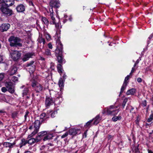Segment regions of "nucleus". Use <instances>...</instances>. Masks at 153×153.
Returning <instances> with one entry per match:
<instances>
[{"instance_id":"nucleus-28","label":"nucleus","mask_w":153,"mask_h":153,"mask_svg":"<svg viewBox=\"0 0 153 153\" xmlns=\"http://www.w3.org/2000/svg\"><path fill=\"white\" fill-rule=\"evenodd\" d=\"M57 68L58 72L60 74H61L62 73V72L63 71V70L62 68V66L61 64H59L58 65Z\"/></svg>"},{"instance_id":"nucleus-11","label":"nucleus","mask_w":153,"mask_h":153,"mask_svg":"<svg viewBox=\"0 0 153 153\" xmlns=\"http://www.w3.org/2000/svg\"><path fill=\"white\" fill-rule=\"evenodd\" d=\"M1 3L4 4V5H6L7 7L13 5L14 3V0H1Z\"/></svg>"},{"instance_id":"nucleus-55","label":"nucleus","mask_w":153,"mask_h":153,"mask_svg":"<svg viewBox=\"0 0 153 153\" xmlns=\"http://www.w3.org/2000/svg\"><path fill=\"white\" fill-rule=\"evenodd\" d=\"M54 24L55 25V26L57 29H59V23L56 24L55 22Z\"/></svg>"},{"instance_id":"nucleus-38","label":"nucleus","mask_w":153,"mask_h":153,"mask_svg":"<svg viewBox=\"0 0 153 153\" xmlns=\"http://www.w3.org/2000/svg\"><path fill=\"white\" fill-rule=\"evenodd\" d=\"M29 67L30 71H31V72H33L34 71L35 68V65H33L32 66H30Z\"/></svg>"},{"instance_id":"nucleus-46","label":"nucleus","mask_w":153,"mask_h":153,"mask_svg":"<svg viewBox=\"0 0 153 153\" xmlns=\"http://www.w3.org/2000/svg\"><path fill=\"white\" fill-rule=\"evenodd\" d=\"M147 105V102L146 100H144L142 101V105L143 107H145Z\"/></svg>"},{"instance_id":"nucleus-2","label":"nucleus","mask_w":153,"mask_h":153,"mask_svg":"<svg viewBox=\"0 0 153 153\" xmlns=\"http://www.w3.org/2000/svg\"><path fill=\"white\" fill-rule=\"evenodd\" d=\"M1 2V1L0 0V10L3 15L6 16H12L13 14V10L8 7L4 5V4H2Z\"/></svg>"},{"instance_id":"nucleus-13","label":"nucleus","mask_w":153,"mask_h":153,"mask_svg":"<svg viewBox=\"0 0 153 153\" xmlns=\"http://www.w3.org/2000/svg\"><path fill=\"white\" fill-rule=\"evenodd\" d=\"M69 132L70 135L73 136L80 133V130L77 128H71L69 129Z\"/></svg>"},{"instance_id":"nucleus-54","label":"nucleus","mask_w":153,"mask_h":153,"mask_svg":"<svg viewBox=\"0 0 153 153\" xmlns=\"http://www.w3.org/2000/svg\"><path fill=\"white\" fill-rule=\"evenodd\" d=\"M139 62V60H138V59H137L136 62L135 63V64L134 65V67H135L138 64Z\"/></svg>"},{"instance_id":"nucleus-12","label":"nucleus","mask_w":153,"mask_h":153,"mask_svg":"<svg viewBox=\"0 0 153 153\" xmlns=\"http://www.w3.org/2000/svg\"><path fill=\"white\" fill-rule=\"evenodd\" d=\"M35 56V53L33 52H28L25 54L22 58L24 61H26L29 59L30 58H32V56Z\"/></svg>"},{"instance_id":"nucleus-51","label":"nucleus","mask_w":153,"mask_h":153,"mask_svg":"<svg viewBox=\"0 0 153 153\" xmlns=\"http://www.w3.org/2000/svg\"><path fill=\"white\" fill-rule=\"evenodd\" d=\"M48 48L50 49H52L53 48L52 45L51 43H49L48 44Z\"/></svg>"},{"instance_id":"nucleus-44","label":"nucleus","mask_w":153,"mask_h":153,"mask_svg":"<svg viewBox=\"0 0 153 153\" xmlns=\"http://www.w3.org/2000/svg\"><path fill=\"white\" fill-rule=\"evenodd\" d=\"M1 91L4 92V93H5L7 91H8V89L7 88L5 87H3L1 88Z\"/></svg>"},{"instance_id":"nucleus-32","label":"nucleus","mask_w":153,"mask_h":153,"mask_svg":"<svg viewBox=\"0 0 153 153\" xmlns=\"http://www.w3.org/2000/svg\"><path fill=\"white\" fill-rule=\"evenodd\" d=\"M56 56L57 58L58 61L59 63H61L63 62V60L61 55H58V56Z\"/></svg>"},{"instance_id":"nucleus-53","label":"nucleus","mask_w":153,"mask_h":153,"mask_svg":"<svg viewBox=\"0 0 153 153\" xmlns=\"http://www.w3.org/2000/svg\"><path fill=\"white\" fill-rule=\"evenodd\" d=\"M113 137V136H112L111 135H108V140H110L111 139H112Z\"/></svg>"},{"instance_id":"nucleus-60","label":"nucleus","mask_w":153,"mask_h":153,"mask_svg":"<svg viewBox=\"0 0 153 153\" xmlns=\"http://www.w3.org/2000/svg\"><path fill=\"white\" fill-rule=\"evenodd\" d=\"M134 67H133L132 68L131 71V73H133L134 72V71H135V69L134 68Z\"/></svg>"},{"instance_id":"nucleus-30","label":"nucleus","mask_w":153,"mask_h":153,"mask_svg":"<svg viewBox=\"0 0 153 153\" xmlns=\"http://www.w3.org/2000/svg\"><path fill=\"white\" fill-rule=\"evenodd\" d=\"M42 22L45 24L48 25L49 24V22L48 19L45 17H42Z\"/></svg>"},{"instance_id":"nucleus-42","label":"nucleus","mask_w":153,"mask_h":153,"mask_svg":"<svg viewBox=\"0 0 153 153\" xmlns=\"http://www.w3.org/2000/svg\"><path fill=\"white\" fill-rule=\"evenodd\" d=\"M11 80L13 82H15L18 81V78L15 76H13L12 77Z\"/></svg>"},{"instance_id":"nucleus-40","label":"nucleus","mask_w":153,"mask_h":153,"mask_svg":"<svg viewBox=\"0 0 153 153\" xmlns=\"http://www.w3.org/2000/svg\"><path fill=\"white\" fill-rule=\"evenodd\" d=\"M29 112L27 111L25 112V115L24 116L25 120H26L27 117H29Z\"/></svg>"},{"instance_id":"nucleus-19","label":"nucleus","mask_w":153,"mask_h":153,"mask_svg":"<svg viewBox=\"0 0 153 153\" xmlns=\"http://www.w3.org/2000/svg\"><path fill=\"white\" fill-rule=\"evenodd\" d=\"M53 7H51L49 9V12L50 13V16L52 20V22H51V24H55V19L54 17L53 16Z\"/></svg>"},{"instance_id":"nucleus-6","label":"nucleus","mask_w":153,"mask_h":153,"mask_svg":"<svg viewBox=\"0 0 153 153\" xmlns=\"http://www.w3.org/2000/svg\"><path fill=\"white\" fill-rule=\"evenodd\" d=\"M43 123H42V121L40 120H35L33 123L34 127L35 128V129L31 134L28 136V138L30 137L34 136L39 131L40 126Z\"/></svg>"},{"instance_id":"nucleus-9","label":"nucleus","mask_w":153,"mask_h":153,"mask_svg":"<svg viewBox=\"0 0 153 153\" xmlns=\"http://www.w3.org/2000/svg\"><path fill=\"white\" fill-rule=\"evenodd\" d=\"M49 5L51 7L58 8L60 7V3L59 0H51L49 2Z\"/></svg>"},{"instance_id":"nucleus-14","label":"nucleus","mask_w":153,"mask_h":153,"mask_svg":"<svg viewBox=\"0 0 153 153\" xmlns=\"http://www.w3.org/2000/svg\"><path fill=\"white\" fill-rule=\"evenodd\" d=\"M49 117L46 115L45 113H43L41 114L40 116V118L41 120L42 123H46L47 120L48 119Z\"/></svg>"},{"instance_id":"nucleus-5","label":"nucleus","mask_w":153,"mask_h":153,"mask_svg":"<svg viewBox=\"0 0 153 153\" xmlns=\"http://www.w3.org/2000/svg\"><path fill=\"white\" fill-rule=\"evenodd\" d=\"M63 47L60 39L58 38L56 40V48L55 50L56 56L62 55L63 52Z\"/></svg>"},{"instance_id":"nucleus-18","label":"nucleus","mask_w":153,"mask_h":153,"mask_svg":"<svg viewBox=\"0 0 153 153\" xmlns=\"http://www.w3.org/2000/svg\"><path fill=\"white\" fill-rule=\"evenodd\" d=\"M16 9L18 12H22L25 10V8L23 5L20 4L16 7Z\"/></svg>"},{"instance_id":"nucleus-3","label":"nucleus","mask_w":153,"mask_h":153,"mask_svg":"<svg viewBox=\"0 0 153 153\" xmlns=\"http://www.w3.org/2000/svg\"><path fill=\"white\" fill-rule=\"evenodd\" d=\"M8 41L10 42V46L12 47H21L22 45V43L20 42L21 39L14 36H11L8 39Z\"/></svg>"},{"instance_id":"nucleus-15","label":"nucleus","mask_w":153,"mask_h":153,"mask_svg":"<svg viewBox=\"0 0 153 153\" xmlns=\"http://www.w3.org/2000/svg\"><path fill=\"white\" fill-rule=\"evenodd\" d=\"M10 25L8 24H2L0 27V30L1 32L6 31L9 28Z\"/></svg>"},{"instance_id":"nucleus-62","label":"nucleus","mask_w":153,"mask_h":153,"mask_svg":"<svg viewBox=\"0 0 153 153\" xmlns=\"http://www.w3.org/2000/svg\"><path fill=\"white\" fill-rule=\"evenodd\" d=\"M148 153H153V152L149 149H148Z\"/></svg>"},{"instance_id":"nucleus-33","label":"nucleus","mask_w":153,"mask_h":153,"mask_svg":"<svg viewBox=\"0 0 153 153\" xmlns=\"http://www.w3.org/2000/svg\"><path fill=\"white\" fill-rule=\"evenodd\" d=\"M51 112H52L51 114V117L52 118H53L56 116V114L57 113V111H51Z\"/></svg>"},{"instance_id":"nucleus-49","label":"nucleus","mask_w":153,"mask_h":153,"mask_svg":"<svg viewBox=\"0 0 153 153\" xmlns=\"http://www.w3.org/2000/svg\"><path fill=\"white\" fill-rule=\"evenodd\" d=\"M17 115V113L16 112H14L12 114V117L13 118H14L16 117Z\"/></svg>"},{"instance_id":"nucleus-57","label":"nucleus","mask_w":153,"mask_h":153,"mask_svg":"<svg viewBox=\"0 0 153 153\" xmlns=\"http://www.w3.org/2000/svg\"><path fill=\"white\" fill-rule=\"evenodd\" d=\"M29 3L30 5H31L33 6H34V4L32 1H29Z\"/></svg>"},{"instance_id":"nucleus-58","label":"nucleus","mask_w":153,"mask_h":153,"mask_svg":"<svg viewBox=\"0 0 153 153\" xmlns=\"http://www.w3.org/2000/svg\"><path fill=\"white\" fill-rule=\"evenodd\" d=\"M62 92H60V93H59V97H57V98H62Z\"/></svg>"},{"instance_id":"nucleus-41","label":"nucleus","mask_w":153,"mask_h":153,"mask_svg":"<svg viewBox=\"0 0 153 153\" xmlns=\"http://www.w3.org/2000/svg\"><path fill=\"white\" fill-rule=\"evenodd\" d=\"M128 99L127 98H125L124 99L123 102V103L122 105V106L123 108H124L125 105L127 102L128 101Z\"/></svg>"},{"instance_id":"nucleus-63","label":"nucleus","mask_w":153,"mask_h":153,"mask_svg":"<svg viewBox=\"0 0 153 153\" xmlns=\"http://www.w3.org/2000/svg\"><path fill=\"white\" fill-rule=\"evenodd\" d=\"M46 37L48 39H49L51 38V36H50V35H48V37L46 36Z\"/></svg>"},{"instance_id":"nucleus-1","label":"nucleus","mask_w":153,"mask_h":153,"mask_svg":"<svg viewBox=\"0 0 153 153\" xmlns=\"http://www.w3.org/2000/svg\"><path fill=\"white\" fill-rule=\"evenodd\" d=\"M118 107L115 105H110L105 108L102 113L103 114L106 113L107 114L112 116L116 115L119 111Z\"/></svg>"},{"instance_id":"nucleus-45","label":"nucleus","mask_w":153,"mask_h":153,"mask_svg":"<svg viewBox=\"0 0 153 153\" xmlns=\"http://www.w3.org/2000/svg\"><path fill=\"white\" fill-rule=\"evenodd\" d=\"M50 69L51 71L54 70V64L53 62L51 63V66L50 67Z\"/></svg>"},{"instance_id":"nucleus-61","label":"nucleus","mask_w":153,"mask_h":153,"mask_svg":"<svg viewBox=\"0 0 153 153\" xmlns=\"http://www.w3.org/2000/svg\"><path fill=\"white\" fill-rule=\"evenodd\" d=\"M66 76V75L65 74H64L63 76V77L64 80H65V79Z\"/></svg>"},{"instance_id":"nucleus-16","label":"nucleus","mask_w":153,"mask_h":153,"mask_svg":"<svg viewBox=\"0 0 153 153\" xmlns=\"http://www.w3.org/2000/svg\"><path fill=\"white\" fill-rule=\"evenodd\" d=\"M17 71V68L14 66H12L9 71V73L10 75L15 74Z\"/></svg>"},{"instance_id":"nucleus-10","label":"nucleus","mask_w":153,"mask_h":153,"mask_svg":"<svg viewBox=\"0 0 153 153\" xmlns=\"http://www.w3.org/2000/svg\"><path fill=\"white\" fill-rule=\"evenodd\" d=\"M54 103V101L52 98L46 97L45 100V105L47 108H49L51 105H52Z\"/></svg>"},{"instance_id":"nucleus-64","label":"nucleus","mask_w":153,"mask_h":153,"mask_svg":"<svg viewBox=\"0 0 153 153\" xmlns=\"http://www.w3.org/2000/svg\"><path fill=\"white\" fill-rule=\"evenodd\" d=\"M25 153H32V152L30 151H27L25 152Z\"/></svg>"},{"instance_id":"nucleus-20","label":"nucleus","mask_w":153,"mask_h":153,"mask_svg":"<svg viewBox=\"0 0 153 153\" xmlns=\"http://www.w3.org/2000/svg\"><path fill=\"white\" fill-rule=\"evenodd\" d=\"M15 144V143L14 142L12 143H11L9 142H4L3 143V145L4 147H8L10 148H11L13 147Z\"/></svg>"},{"instance_id":"nucleus-23","label":"nucleus","mask_w":153,"mask_h":153,"mask_svg":"<svg viewBox=\"0 0 153 153\" xmlns=\"http://www.w3.org/2000/svg\"><path fill=\"white\" fill-rule=\"evenodd\" d=\"M136 90L134 88H132L131 89L128 90L126 92V94L128 95H134L136 93Z\"/></svg>"},{"instance_id":"nucleus-27","label":"nucleus","mask_w":153,"mask_h":153,"mask_svg":"<svg viewBox=\"0 0 153 153\" xmlns=\"http://www.w3.org/2000/svg\"><path fill=\"white\" fill-rule=\"evenodd\" d=\"M122 118L121 116L119 115L118 116H114L112 119V120L114 122H116L118 120H120Z\"/></svg>"},{"instance_id":"nucleus-17","label":"nucleus","mask_w":153,"mask_h":153,"mask_svg":"<svg viewBox=\"0 0 153 153\" xmlns=\"http://www.w3.org/2000/svg\"><path fill=\"white\" fill-rule=\"evenodd\" d=\"M28 141V143L30 145H32V144L35 143H37L40 141V139H38L36 137L35 138H31L29 139Z\"/></svg>"},{"instance_id":"nucleus-29","label":"nucleus","mask_w":153,"mask_h":153,"mask_svg":"<svg viewBox=\"0 0 153 153\" xmlns=\"http://www.w3.org/2000/svg\"><path fill=\"white\" fill-rule=\"evenodd\" d=\"M44 54L45 55L50 56H51V51L50 50L48 49H45L44 52Z\"/></svg>"},{"instance_id":"nucleus-24","label":"nucleus","mask_w":153,"mask_h":153,"mask_svg":"<svg viewBox=\"0 0 153 153\" xmlns=\"http://www.w3.org/2000/svg\"><path fill=\"white\" fill-rule=\"evenodd\" d=\"M58 85L60 87V91H61L62 89V88L64 87V83L63 79L62 78H60L59 79Z\"/></svg>"},{"instance_id":"nucleus-56","label":"nucleus","mask_w":153,"mask_h":153,"mask_svg":"<svg viewBox=\"0 0 153 153\" xmlns=\"http://www.w3.org/2000/svg\"><path fill=\"white\" fill-rule=\"evenodd\" d=\"M137 81L138 82H142V79L140 77L138 78L137 79Z\"/></svg>"},{"instance_id":"nucleus-31","label":"nucleus","mask_w":153,"mask_h":153,"mask_svg":"<svg viewBox=\"0 0 153 153\" xmlns=\"http://www.w3.org/2000/svg\"><path fill=\"white\" fill-rule=\"evenodd\" d=\"M38 42L39 43H43V45L45 44V41L44 39L41 37H39L38 39Z\"/></svg>"},{"instance_id":"nucleus-39","label":"nucleus","mask_w":153,"mask_h":153,"mask_svg":"<svg viewBox=\"0 0 153 153\" xmlns=\"http://www.w3.org/2000/svg\"><path fill=\"white\" fill-rule=\"evenodd\" d=\"M34 61H32L29 62H28L27 64V65L26 66L27 67H29L31 66H32L33 65H34L33 64L34 63Z\"/></svg>"},{"instance_id":"nucleus-22","label":"nucleus","mask_w":153,"mask_h":153,"mask_svg":"<svg viewBox=\"0 0 153 153\" xmlns=\"http://www.w3.org/2000/svg\"><path fill=\"white\" fill-rule=\"evenodd\" d=\"M53 137V134H48L43 138V140L45 141L47 140L51 139Z\"/></svg>"},{"instance_id":"nucleus-47","label":"nucleus","mask_w":153,"mask_h":153,"mask_svg":"<svg viewBox=\"0 0 153 153\" xmlns=\"http://www.w3.org/2000/svg\"><path fill=\"white\" fill-rule=\"evenodd\" d=\"M92 121L93 120H90L89 121H88L86 123V126L87 127H88V126H89L91 124V123Z\"/></svg>"},{"instance_id":"nucleus-35","label":"nucleus","mask_w":153,"mask_h":153,"mask_svg":"<svg viewBox=\"0 0 153 153\" xmlns=\"http://www.w3.org/2000/svg\"><path fill=\"white\" fill-rule=\"evenodd\" d=\"M153 119V113H152L150 115L149 117L147 120V122L150 123L151 122Z\"/></svg>"},{"instance_id":"nucleus-37","label":"nucleus","mask_w":153,"mask_h":153,"mask_svg":"<svg viewBox=\"0 0 153 153\" xmlns=\"http://www.w3.org/2000/svg\"><path fill=\"white\" fill-rule=\"evenodd\" d=\"M130 78L129 75H128L125 78L124 82L123 83H125L127 85L128 83V82L127 81Z\"/></svg>"},{"instance_id":"nucleus-4","label":"nucleus","mask_w":153,"mask_h":153,"mask_svg":"<svg viewBox=\"0 0 153 153\" xmlns=\"http://www.w3.org/2000/svg\"><path fill=\"white\" fill-rule=\"evenodd\" d=\"M31 85L36 93H39L41 92L43 89V86L35 80L32 81Z\"/></svg>"},{"instance_id":"nucleus-48","label":"nucleus","mask_w":153,"mask_h":153,"mask_svg":"<svg viewBox=\"0 0 153 153\" xmlns=\"http://www.w3.org/2000/svg\"><path fill=\"white\" fill-rule=\"evenodd\" d=\"M68 135V132H66V133H65L62 135V136H61V138H65V137H66Z\"/></svg>"},{"instance_id":"nucleus-21","label":"nucleus","mask_w":153,"mask_h":153,"mask_svg":"<svg viewBox=\"0 0 153 153\" xmlns=\"http://www.w3.org/2000/svg\"><path fill=\"white\" fill-rule=\"evenodd\" d=\"M47 133V131H43L39 133L38 134V136H36L38 139H40V141L42 139L41 137L46 134Z\"/></svg>"},{"instance_id":"nucleus-36","label":"nucleus","mask_w":153,"mask_h":153,"mask_svg":"<svg viewBox=\"0 0 153 153\" xmlns=\"http://www.w3.org/2000/svg\"><path fill=\"white\" fill-rule=\"evenodd\" d=\"M28 88H25L23 92V95H26L28 93Z\"/></svg>"},{"instance_id":"nucleus-52","label":"nucleus","mask_w":153,"mask_h":153,"mask_svg":"<svg viewBox=\"0 0 153 153\" xmlns=\"http://www.w3.org/2000/svg\"><path fill=\"white\" fill-rule=\"evenodd\" d=\"M139 117H137V119L135 120V123L137 125H139Z\"/></svg>"},{"instance_id":"nucleus-34","label":"nucleus","mask_w":153,"mask_h":153,"mask_svg":"<svg viewBox=\"0 0 153 153\" xmlns=\"http://www.w3.org/2000/svg\"><path fill=\"white\" fill-rule=\"evenodd\" d=\"M127 85L125 83H123L121 89L120 93H122L123 92V91L126 89Z\"/></svg>"},{"instance_id":"nucleus-59","label":"nucleus","mask_w":153,"mask_h":153,"mask_svg":"<svg viewBox=\"0 0 153 153\" xmlns=\"http://www.w3.org/2000/svg\"><path fill=\"white\" fill-rule=\"evenodd\" d=\"M3 60L2 56L0 55V62L2 61Z\"/></svg>"},{"instance_id":"nucleus-25","label":"nucleus","mask_w":153,"mask_h":153,"mask_svg":"<svg viewBox=\"0 0 153 153\" xmlns=\"http://www.w3.org/2000/svg\"><path fill=\"white\" fill-rule=\"evenodd\" d=\"M94 124L95 125H97L98 124L100 121V117L99 115H97L94 118Z\"/></svg>"},{"instance_id":"nucleus-43","label":"nucleus","mask_w":153,"mask_h":153,"mask_svg":"<svg viewBox=\"0 0 153 153\" xmlns=\"http://www.w3.org/2000/svg\"><path fill=\"white\" fill-rule=\"evenodd\" d=\"M4 77V73H0V81H2Z\"/></svg>"},{"instance_id":"nucleus-50","label":"nucleus","mask_w":153,"mask_h":153,"mask_svg":"<svg viewBox=\"0 0 153 153\" xmlns=\"http://www.w3.org/2000/svg\"><path fill=\"white\" fill-rule=\"evenodd\" d=\"M48 146H46L45 145L42 146L41 148V149L42 150H43L45 149H48Z\"/></svg>"},{"instance_id":"nucleus-8","label":"nucleus","mask_w":153,"mask_h":153,"mask_svg":"<svg viewBox=\"0 0 153 153\" xmlns=\"http://www.w3.org/2000/svg\"><path fill=\"white\" fill-rule=\"evenodd\" d=\"M5 86L8 89V91L13 94L15 91L14 86L13 83L10 81L6 82L5 83Z\"/></svg>"},{"instance_id":"nucleus-26","label":"nucleus","mask_w":153,"mask_h":153,"mask_svg":"<svg viewBox=\"0 0 153 153\" xmlns=\"http://www.w3.org/2000/svg\"><path fill=\"white\" fill-rule=\"evenodd\" d=\"M28 143V141L27 140H26L24 139H22L21 140V142L20 146V148L22 147V146H25L27 143Z\"/></svg>"},{"instance_id":"nucleus-7","label":"nucleus","mask_w":153,"mask_h":153,"mask_svg":"<svg viewBox=\"0 0 153 153\" xmlns=\"http://www.w3.org/2000/svg\"><path fill=\"white\" fill-rule=\"evenodd\" d=\"M10 56L14 61H17L20 58L21 54L17 51H11Z\"/></svg>"}]
</instances>
